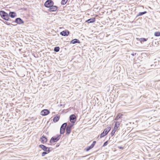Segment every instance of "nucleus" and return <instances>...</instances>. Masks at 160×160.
I'll use <instances>...</instances> for the list:
<instances>
[{
    "instance_id": "1",
    "label": "nucleus",
    "mask_w": 160,
    "mask_h": 160,
    "mask_svg": "<svg viewBox=\"0 0 160 160\" xmlns=\"http://www.w3.org/2000/svg\"><path fill=\"white\" fill-rule=\"evenodd\" d=\"M0 15L1 18L5 20L6 21L9 20V18L8 14L4 11L1 10L0 11Z\"/></svg>"
},
{
    "instance_id": "2",
    "label": "nucleus",
    "mask_w": 160,
    "mask_h": 160,
    "mask_svg": "<svg viewBox=\"0 0 160 160\" xmlns=\"http://www.w3.org/2000/svg\"><path fill=\"white\" fill-rule=\"evenodd\" d=\"M61 137V135L52 137L49 141V142L50 143H52L57 142L60 139Z\"/></svg>"
},
{
    "instance_id": "3",
    "label": "nucleus",
    "mask_w": 160,
    "mask_h": 160,
    "mask_svg": "<svg viewBox=\"0 0 160 160\" xmlns=\"http://www.w3.org/2000/svg\"><path fill=\"white\" fill-rule=\"evenodd\" d=\"M54 4V2L52 0H47L44 3V6L46 8H49Z\"/></svg>"
},
{
    "instance_id": "4",
    "label": "nucleus",
    "mask_w": 160,
    "mask_h": 160,
    "mask_svg": "<svg viewBox=\"0 0 160 160\" xmlns=\"http://www.w3.org/2000/svg\"><path fill=\"white\" fill-rule=\"evenodd\" d=\"M67 125V122L63 123L61 125L60 130V133L61 134H63L65 132V130L66 128V126Z\"/></svg>"
},
{
    "instance_id": "5",
    "label": "nucleus",
    "mask_w": 160,
    "mask_h": 160,
    "mask_svg": "<svg viewBox=\"0 0 160 160\" xmlns=\"http://www.w3.org/2000/svg\"><path fill=\"white\" fill-rule=\"evenodd\" d=\"M76 117L74 114H72L69 116V121L71 123H74L76 120Z\"/></svg>"
},
{
    "instance_id": "6",
    "label": "nucleus",
    "mask_w": 160,
    "mask_h": 160,
    "mask_svg": "<svg viewBox=\"0 0 160 160\" xmlns=\"http://www.w3.org/2000/svg\"><path fill=\"white\" fill-rule=\"evenodd\" d=\"M70 32L68 30H65L61 32L60 34L62 36H67L70 34Z\"/></svg>"
},
{
    "instance_id": "7",
    "label": "nucleus",
    "mask_w": 160,
    "mask_h": 160,
    "mask_svg": "<svg viewBox=\"0 0 160 160\" xmlns=\"http://www.w3.org/2000/svg\"><path fill=\"white\" fill-rule=\"evenodd\" d=\"M96 141H93L91 145L90 146L86 148L85 149V150H86V151H89L90 150L92 149L94 147L96 143Z\"/></svg>"
},
{
    "instance_id": "8",
    "label": "nucleus",
    "mask_w": 160,
    "mask_h": 160,
    "mask_svg": "<svg viewBox=\"0 0 160 160\" xmlns=\"http://www.w3.org/2000/svg\"><path fill=\"white\" fill-rule=\"evenodd\" d=\"M49 113L50 112L49 110L47 109H45L41 111V114L42 116H45L48 115Z\"/></svg>"
},
{
    "instance_id": "9",
    "label": "nucleus",
    "mask_w": 160,
    "mask_h": 160,
    "mask_svg": "<svg viewBox=\"0 0 160 160\" xmlns=\"http://www.w3.org/2000/svg\"><path fill=\"white\" fill-rule=\"evenodd\" d=\"M13 22H15L19 24H23L24 23V21L21 18H16L15 22L13 21Z\"/></svg>"
},
{
    "instance_id": "10",
    "label": "nucleus",
    "mask_w": 160,
    "mask_h": 160,
    "mask_svg": "<svg viewBox=\"0 0 160 160\" xmlns=\"http://www.w3.org/2000/svg\"><path fill=\"white\" fill-rule=\"evenodd\" d=\"M41 142L42 144H44L47 142L48 139L47 137L44 135L42 136L40 138Z\"/></svg>"
},
{
    "instance_id": "11",
    "label": "nucleus",
    "mask_w": 160,
    "mask_h": 160,
    "mask_svg": "<svg viewBox=\"0 0 160 160\" xmlns=\"http://www.w3.org/2000/svg\"><path fill=\"white\" fill-rule=\"evenodd\" d=\"M58 8V7L57 6L53 5L49 8L48 11L50 12H55L57 10Z\"/></svg>"
},
{
    "instance_id": "12",
    "label": "nucleus",
    "mask_w": 160,
    "mask_h": 160,
    "mask_svg": "<svg viewBox=\"0 0 160 160\" xmlns=\"http://www.w3.org/2000/svg\"><path fill=\"white\" fill-rule=\"evenodd\" d=\"M96 18H92L88 19V20L86 21L85 22L88 23H93L95 21Z\"/></svg>"
},
{
    "instance_id": "13",
    "label": "nucleus",
    "mask_w": 160,
    "mask_h": 160,
    "mask_svg": "<svg viewBox=\"0 0 160 160\" xmlns=\"http://www.w3.org/2000/svg\"><path fill=\"white\" fill-rule=\"evenodd\" d=\"M8 15L9 17H10L11 18H14L17 16L16 13L13 12H10Z\"/></svg>"
},
{
    "instance_id": "14",
    "label": "nucleus",
    "mask_w": 160,
    "mask_h": 160,
    "mask_svg": "<svg viewBox=\"0 0 160 160\" xmlns=\"http://www.w3.org/2000/svg\"><path fill=\"white\" fill-rule=\"evenodd\" d=\"M39 147L41 148L42 150H43L44 151H47V150L48 148V147H46L43 144H40L39 145Z\"/></svg>"
},
{
    "instance_id": "15",
    "label": "nucleus",
    "mask_w": 160,
    "mask_h": 160,
    "mask_svg": "<svg viewBox=\"0 0 160 160\" xmlns=\"http://www.w3.org/2000/svg\"><path fill=\"white\" fill-rule=\"evenodd\" d=\"M70 43L73 44L76 43H80V41L78 39H74L71 40L70 41Z\"/></svg>"
},
{
    "instance_id": "16",
    "label": "nucleus",
    "mask_w": 160,
    "mask_h": 160,
    "mask_svg": "<svg viewBox=\"0 0 160 160\" xmlns=\"http://www.w3.org/2000/svg\"><path fill=\"white\" fill-rule=\"evenodd\" d=\"M111 128V127H108L104 129V132H105V134L107 135L108 132L110 131Z\"/></svg>"
},
{
    "instance_id": "17",
    "label": "nucleus",
    "mask_w": 160,
    "mask_h": 160,
    "mask_svg": "<svg viewBox=\"0 0 160 160\" xmlns=\"http://www.w3.org/2000/svg\"><path fill=\"white\" fill-rule=\"evenodd\" d=\"M120 125V123L119 122H116L115 124L114 125V128H113V130H114L115 131H117L118 128L119 127Z\"/></svg>"
},
{
    "instance_id": "18",
    "label": "nucleus",
    "mask_w": 160,
    "mask_h": 160,
    "mask_svg": "<svg viewBox=\"0 0 160 160\" xmlns=\"http://www.w3.org/2000/svg\"><path fill=\"white\" fill-rule=\"evenodd\" d=\"M59 116L57 115L53 118V121L54 122H56L58 121L59 120Z\"/></svg>"
},
{
    "instance_id": "19",
    "label": "nucleus",
    "mask_w": 160,
    "mask_h": 160,
    "mask_svg": "<svg viewBox=\"0 0 160 160\" xmlns=\"http://www.w3.org/2000/svg\"><path fill=\"white\" fill-rule=\"evenodd\" d=\"M66 134L67 135H68L71 133L72 129L66 127Z\"/></svg>"
},
{
    "instance_id": "20",
    "label": "nucleus",
    "mask_w": 160,
    "mask_h": 160,
    "mask_svg": "<svg viewBox=\"0 0 160 160\" xmlns=\"http://www.w3.org/2000/svg\"><path fill=\"white\" fill-rule=\"evenodd\" d=\"M74 123H69L66 126V127L72 129V127L74 126Z\"/></svg>"
},
{
    "instance_id": "21",
    "label": "nucleus",
    "mask_w": 160,
    "mask_h": 160,
    "mask_svg": "<svg viewBox=\"0 0 160 160\" xmlns=\"http://www.w3.org/2000/svg\"><path fill=\"white\" fill-rule=\"evenodd\" d=\"M60 50V48L58 46L55 47L54 48V51L56 52H58Z\"/></svg>"
},
{
    "instance_id": "22",
    "label": "nucleus",
    "mask_w": 160,
    "mask_h": 160,
    "mask_svg": "<svg viewBox=\"0 0 160 160\" xmlns=\"http://www.w3.org/2000/svg\"><path fill=\"white\" fill-rule=\"evenodd\" d=\"M106 135H107V134H105V132H104V130L103 131V132L101 133L100 134V138H101L104 137V136H105Z\"/></svg>"
},
{
    "instance_id": "23",
    "label": "nucleus",
    "mask_w": 160,
    "mask_h": 160,
    "mask_svg": "<svg viewBox=\"0 0 160 160\" xmlns=\"http://www.w3.org/2000/svg\"><path fill=\"white\" fill-rule=\"evenodd\" d=\"M148 38H140L139 39V40L141 42H144L145 41H146L148 40Z\"/></svg>"
},
{
    "instance_id": "24",
    "label": "nucleus",
    "mask_w": 160,
    "mask_h": 160,
    "mask_svg": "<svg viewBox=\"0 0 160 160\" xmlns=\"http://www.w3.org/2000/svg\"><path fill=\"white\" fill-rule=\"evenodd\" d=\"M147 13V11H146L143 12H139L138 13V16L142 15H143V14H146Z\"/></svg>"
},
{
    "instance_id": "25",
    "label": "nucleus",
    "mask_w": 160,
    "mask_h": 160,
    "mask_svg": "<svg viewBox=\"0 0 160 160\" xmlns=\"http://www.w3.org/2000/svg\"><path fill=\"white\" fill-rule=\"evenodd\" d=\"M68 1V0H62L61 2V4L62 5L65 4Z\"/></svg>"
},
{
    "instance_id": "26",
    "label": "nucleus",
    "mask_w": 160,
    "mask_h": 160,
    "mask_svg": "<svg viewBox=\"0 0 160 160\" xmlns=\"http://www.w3.org/2000/svg\"><path fill=\"white\" fill-rule=\"evenodd\" d=\"M154 35L155 36L158 37L160 36V32H156L154 33Z\"/></svg>"
},
{
    "instance_id": "27",
    "label": "nucleus",
    "mask_w": 160,
    "mask_h": 160,
    "mask_svg": "<svg viewBox=\"0 0 160 160\" xmlns=\"http://www.w3.org/2000/svg\"><path fill=\"white\" fill-rule=\"evenodd\" d=\"M116 131L113 129L112 131V132L110 133V135H111V137H112L114 135Z\"/></svg>"
},
{
    "instance_id": "28",
    "label": "nucleus",
    "mask_w": 160,
    "mask_h": 160,
    "mask_svg": "<svg viewBox=\"0 0 160 160\" xmlns=\"http://www.w3.org/2000/svg\"><path fill=\"white\" fill-rule=\"evenodd\" d=\"M108 141H106L105 142H104L103 144L102 145V147H105L106 146H107V145L108 144Z\"/></svg>"
},
{
    "instance_id": "29",
    "label": "nucleus",
    "mask_w": 160,
    "mask_h": 160,
    "mask_svg": "<svg viewBox=\"0 0 160 160\" xmlns=\"http://www.w3.org/2000/svg\"><path fill=\"white\" fill-rule=\"evenodd\" d=\"M52 148H48V149L47 150V151H47L48 153H49L51 151V150H50V149Z\"/></svg>"
},
{
    "instance_id": "30",
    "label": "nucleus",
    "mask_w": 160,
    "mask_h": 160,
    "mask_svg": "<svg viewBox=\"0 0 160 160\" xmlns=\"http://www.w3.org/2000/svg\"><path fill=\"white\" fill-rule=\"evenodd\" d=\"M48 153L46 152H42V156L43 157L46 154H47Z\"/></svg>"
},
{
    "instance_id": "31",
    "label": "nucleus",
    "mask_w": 160,
    "mask_h": 160,
    "mask_svg": "<svg viewBox=\"0 0 160 160\" xmlns=\"http://www.w3.org/2000/svg\"><path fill=\"white\" fill-rule=\"evenodd\" d=\"M4 23L5 24H7L8 25H12V24H11L10 23H9V22H6V21H5L4 22Z\"/></svg>"
},
{
    "instance_id": "32",
    "label": "nucleus",
    "mask_w": 160,
    "mask_h": 160,
    "mask_svg": "<svg viewBox=\"0 0 160 160\" xmlns=\"http://www.w3.org/2000/svg\"><path fill=\"white\" fill-rule=\"evenodd\" d=\"M118 148L121 149H123V147H122V146H118Z\"/></svg>"
},
{
    "instance_id": "33",
    "label": "nucleus",
    "mask_w": 160,
    "mask_h": 160,
    "mask_svg": "<svg viewBox=\"0 0 160 160\" xmlns=\"http://www.w3.org/2000/svg\"><path fill=\"white\" fill-rule=\"evenodd\" d=\"M136 54V53L133 52L131 54V55H132V56H134Z\"/></svg>"
},
{
    "instance_id": "34",
    "label": "nucleus",
    "mask_w": 160,
    "mask_h": 160,
    "mask_svg": "<svg viewBox=\"0 0 160 160\" xmlns=\"http://www.w3.org/2000/svg\"><path fill=\"white\" fill-rule=\"evenodd\" d=\"M59 145H60V144L58 143L56 145V147H59Z\"/></svg>"
},
{
    "instance_id": "35",
    "label": "nucleus",
    "mask_w": 160,
    "mask_h": 160,
    "mask_svg": "<svg viewBox=\"0 0 160 160\" xmlns=\"http://www.w3.org/2000/svg\"><path fill=\"white\" fill-rule=\"evenodd\" d=\"M118 119V116H117L116 118H115V119Z\"/></svg>"
},
{
    "instance_id": "36",
    "label": "nucleus",
    "mask_w": 160,
    "mask_h": 160,
    "mask_svg": "<svg viewBox=\"0 0 160 160\" xmlns=\"http://www.w3.org/2000/svg\"><path fill=\"white\" fill-rule=\"evenodd\" d=\"M153 65H151V67H153Z\"/></svg>"
},
{
    "instance_id": "37",
    "label": "nucleus",
    "mask_w": 160,
    "mask_h": 160,
    "mask_svg": "<svg viewBox=\"0 0 160 160\" xmlns=\"http://www.w3.org/2000/svg\"><path fill=\"white\" fill-rule=\"evenodd\" d=\"M153 65H151V67H153Z\"/></svg>"
},
{
    "instance_id": "38",
    "label": "nucleus",
    "mask_w": 160,
    "mask_h": 160,
    "mask_svg": "<svg viewBox=\"0 0 160 160\" xmlns=\"http://www.w3.org/2000/svg\"><path fill=\"white\" fill-rule=\"evenodd\" d=\"M135 63H134V64L133 65V66H135Z\"/></svg>"
},
{
    "instance_id": "39",
    "label": "nucleus",
    "mask_w": 160,
    "mask_h": 160,
    "mask_svg": "<svg viewBox=\"0 0 160 160\" xmlns=\"http://www.w3.org/2000/svg\"><path fill=\"white\" fill-rule=\"evenodd\" d=\"M45 152H47V151H45Z\"/></svg>"
}]
</instances>
